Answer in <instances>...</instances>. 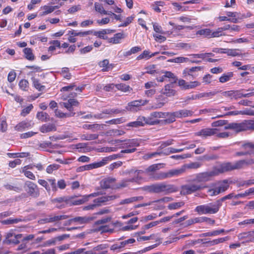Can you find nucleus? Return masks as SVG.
I'll list each match as a JSON object with an SVG mask.
<instances>
[{
  "mask_svg": "<svg viewBox=\"0 0 254 254\" xmlns=\"http://www.w3.org/2000/svg\"><path fill=\"white\" fill-rule=\"evenodd\" d=\"M157 100L158 103L152 106V109H156L162 108L165 103L166 98L162 95H160L157 98Z\"/></svg>",
  "mask_w": 254,
  "mask_h": 254,
  "instance_id": "39",
  "label": "nucleus"
},
{
  "mask_svg": "<svg viewBox=\"0 0 254 254\" xmlns=\"http://www.w3.org/2000/svg\"><path fill=\"white\" fill-rule=\"evenodd\" d=\"M193 114V111L187 109H182L176 111L177 118H183L188 117H191L192 116Z\"/></svg>",
  "mask_w": 254,
  "mask_h": 254,
  "instance_id": "27",
  "label": "nucleus"
},
{
  "mask_svg": "<svg viewBox=\"0 0 254 254\" xmlns=\"http://www.w3.org/2000/svg\"><path fill=\"white\" fill-rule=\"evenodd\" d=\"M245 130L248 129L254 130V120L245 121Z\"/></svg>",
  "mask_w": 254,
  "mask_h": 254,
  "instance_id": "57",
  "label": "nucleus"
},
{
  "mask_svg": "<svg viewBox=\"0 0 254 254\" xmlns=\"http://www.w3.org/2000/svg\"><path fill=\"white\" fill-rule=\"evenodd\" d=\"M232 129L237 132L245 130V121L241 123H231Z\"/></svg>",
  "mask_w": 254,
  "mask_h": 254,
  "instance_id": "36",
  "label": "nucleus"
},
{
  "mask_svg": "<svg viewBox=\"0 0 254 254\" xmlns=\"http://www.w3.org/2000/svg\"><path fill=\"white\" fill-rule=\"evenodd\" d=\"M206 188V186L199 184H190L184 185L182 187L181 194L186 195L191 194L195 191L199 190Z\"/></svg>",
  "mask_w": 254,
  "mask_h": 254,
  "instance_id": "8",
  "label": "nucleus"
},
{
  "mask_svg": "<svg viewBox=\"0 0 254 254\" xmlns=\"http://www.w3.org/2000/svg\"><path fill=\"white\" fill-rule=\"evenodd\" d=\"M49 186L51 187V190H52L54 191H56L57 190V184L55 179H48Z\"/></svg>",
  "mask_w": 254,
  "mask_h": 254,
  "instance_id": "64",
  "label": "nucleus"
},
{
  "mask_svg": "<svg viewBox=\"0 0 254 254\" xmlns=\"http://www.w3.org/2000/svg\"><path fill=\"white\" fill-rule=\"evenodd\" d=\"M61 74L66 79H69L71 78V74L69 72V68L67 67H63L62 68Z\"/></svg>",
  "mask_w": 254,
  "mask_h": 254,
  "instance_id": "56",
  "label": "nucleus"
},
{
  "mask_svg": "<svg viewBox=\"0 0 254 254\" xmlns=\"http://www.w3.org/2000/svg\"><path fill=\"white\" fill-rule=\"evenodd\" d=\"M84 89V86H81V87H76L75 86V87H74V89L73 90L75 91V92H72L70 94L69 96H66V95H63L62 97V99L64 100H66L67 98L68 97H75L77 96V94L78 93H79L81 92Z\"/></svg>",
  "mask_w": 254,
  "mask_h": 254,
  "instance_id": "35",
  "label": "nucleus"
},
{
  "mask_svg": "<svg viewBox=\"0 0 254 254\" xmlns=\"http://www.w3.org/2000/svg\"><path fill=\"white\" fill-rule=\"evenodd\" d=\"M123 38H124V34L123 33H118L109 39V42L114 44H119Z\"/></svg>",
  "mask_w": 254,
  "mask_h": 254,
  "instance_id": "33",
  "label": "nucleus"
},
{
  "mask_svg": "<svg viewBox=\"0 0 254 254\" xmlns=\"http://www.w3.org/2000/svg\"><path fill=\"white\" fill-rule=\"evenodd\" d=\"M135 242L134 239L130 238L127 240L122 241L120 243H117L111 246L110 249L112 251L120 250L124 248L126 246L129 244H132Z\"/></svg>",
  "mask_w": 254,
  "mask_h": 254,
  "instance_id": "18",
  "label": "nucleus"
},
{
  "mask_svg": "<svg viewBox=\"0 0 254 254\" xmlns=\"http://www.w3.org/2000/svg\"><path fill=\"white\" fill-rule=\"evenodd\" d=\"M195 211L200 214H210L208 206L207 204L196 206L195 209Z\"/></svg>",
  "mask_w": 254,
  "mask_h": 254,
  "instance_id": "34",
  "label": "nucleus"
},
{
  "mask_svg": "<svg viewBox=\"0 0 254 254\" xmlns=\"http://www.w3.org/2000/svg\"><path fill=\"white\" fill-rule=\"evenodd\" d=\"M23 52L26 59L29 61H33L34 60L35 57L31 49L26 48L23 49Z\"/></svg>",
  "mask_w": 254,
  "mask_h": 254,
  "instance_id": "42",
  "label": "nucleus"
},
{
  "mask_svg": "<svg viewBox=\"0 0 254 254\" xmlns=\"http://www.w3.org/2000/svg\"><path fill=\"white\" fill-rule=\"evenodd\" d=\"M31 79L32 81V83H33V85L34 87L36 89H37L38 91H42L45 89V86L41 85L38 79H37L34 77H32L31 78Z\"/></svg>",
  "mask_w": 254,
  "mask_h": 254,
  "instance_id": "44",
  "label": "nucleus"
},
{
  "mask_svg": "<svg viewBox=\"0 0 254 254\" xmlns=\"http://www.w3.org/2000/svg\"><path fill=\"white\" fill-rule=\"evenodd\" d=\"M143 199L142 196H133L127 198H126L121 200L120 202V204L123 205L126 204L131 203L135 201H140Z\"/></svg>",
  "mask_w": 254,
  "mask_h": 254,
  "instance_id": "32",
  "label": "nucleus"
},
{
  "mask_svg": "<svg viewBox=\"0 0 254 254\" xmlns=\"http://www.w3.org/2000/svg\"><path fill=\"white\" fill-rule=\"evenodd\" d=\"M229 187V185L227 180H224L212 184L209 187H208L207 193L211 196H216L225 191ZM206 188H207V186Z\"/></svg>",
  "mask_w": 254,
  "mask_h": 254,
  "instance_id": "5",
  "label": "nucleus"
},
{
  "mask_svg": "<svg viewBox=\"0 0 254 254\" xmlns=\"http://www.w3.org/2000/svg\"><path fill=\"white\" fill-rule=\"evenodd\" d=\"M115 182V179L108 178L101 181V187L103 189H109L112 187Z\"/></svg>",
  "mask_w": 254,
  "mask_h": 254,
  "instance_id": "29",
  "label": "nucleus"
},
{
  "mask_svg": "<svg viewBox=\"0 0 254 254\" xmlns=\"http://www.w3.org/2000/svg\"><path fill=\"white\" fill-rule=\"evenodd\" d=\"M150 52L149 50H144L141 54L137 57L136 60L139 61L142 59L148 60L150 58Z\"/></svg>",
  "mask_w": 254,
  "mask_h": 254,
  "instance_id": "47",
  "label": "nucleus"
},
{
  "mask_svg": "<svg viewBox=\"0 0 254 254\" xmlns=\"http://www.w3.org/2000/svg\"><path fill=\"white\" fill-rule=\"evenodd\" d=\"M201 166L199 162H195L183 165L181 168L177 169L179 175L184 173L187 169H197Z\"/></svg>",
  "mask_w": 254,
  "mask_h": 254,
  "instance_id": "19",
  "label": "nucleus"
},
{
  "mask_svg": "<svg viewBox=\"0 0 254 254\" xmlns=\"http://www.w3.org/2000/svg\"><path fill=\"white\" fill-rule=\"evenodd\" d=\"M165 118H166L164 120V122L166 124H171L176 121L177 118V115L176 112H164Z\"/></svg>",
  "mask_w": 254,
  "mask_h": 254,
  "instance_id": "28",
  "label": "nucleus"
},
{
  "mask_svg": "<svg viewBox=\"0 0 254 254\" xmlns=\"http://www.w3.org/2000/svg\"><path fill=\"white\" fill-rule=\"evenodd\" d=\"M234 73L233 72H228L222 74L219 78V82L221 83L226 82L233 77Z\"/></svg>",
  "mask_w": 254,
  "mask_h": 254,
  "instance_id": "37",
  "label": "nucleus"
},
{
  "mask_svg": "<svg viewBox=\"0 0 254 254\" xmlns=\"http://www.w3.org/2000/svg\"><path fill=\"white\" fill-rule=\"evenodd\" d=\"M115 86L118 89L122 90L124 92L129 91L130 88V87L128 85L123 83L117 84L115 85Z\"/></svg>",
  "mask_w": 254,
  "mask_h": 254,
  "instance_id": "61",
  "label": "nucleus"
},
{
  "mask_svg": "<svg viewBox=\"0 0 254 254\" xmlns=\"http://www.w3.org/2000/svg\"><path fill=\"white\" fill-rule=\"evenodd\" d=\"M145 123H146V118L141 117L138 118L135 121L128 123L126 126L127 127H138L144 126Z\"/></svg>",
  "mask_w": 254,
  "mask_h": 254,
  "instance_id": "22",
  "label": "nucleus"
},
{
  "mask_svg": "<svg viewBox=\"0 0 254 254\" xmlns=\"http://www.w3.org/2000/svg\"><path fill=\"white\" fill-rule=\"evenodd\" d=\"M31 126L30 124L26 122H21L15 127V130L18 131H22Z\"/></svg>",
  "mask_w": 254,
  "mask_h": 254,
  "instance_id": "40",
  "label": "nucleus"
},
{
  "mask_svg": "<svg viewBox=\"0 0 254 254\" xmlns=\"http://www.w3.org/2000/svg\"><path fill=\"white\" fill-rule=\"evenodd\" d=\"M52 45L49 47V51L53 52L56 49V48L61 47V43L58 40H54L50 42Z\"/></svg>",
  "mask_w": 254,
  "mask_h": 254,
  "instance_id": "50",
  "label": "nucleus"
},
{
  "mask_svg": "<svg viewBox=\"0 0 254 254\" xmlns=\"http://www.w3.org/2000/svg\"><path fill=\"white\" fill-rule=\"evenodd\" d=\"M162 93L168 97L174 96L176 93V91L173 89V83L166 85Z\"/></svg>",
  "mask_w": 254,
  "mask_h": 254,
  "instance_id": "26",
  "label": "nucleus"
},
{
  "mask_svg": "<svg viewBox=\"0 0 254 254\" xmlns=\"http://www.w3.org/2000/svg\"><path fill=\"white\" fill-rule=\"evenodd\" d=\"M98 195V193H92L88 195H84L81 196V198L75 199L76 196L75 195L71 196L70 198H71L70 201H69V204L74 205H78L83 204L84 203L88 201L89 198L91 197H95Z\"/></svg>",
  "mask_w": 254,
  "mask_h": 254,
  "instance_id": "10",
  "label": "nucleus"
},
{
  "mask_svg": "<svg viewBox=\"0 0 254 254\" xmlns=\"http://www.w3.org/2000/svg\"><path fill=\"white\" fill-rule=\"evenodd\" d=\"M21 221V220L20 219L9 218L6 220H4L2 221L1 222V223H2V224H4V225H9V224L17 223Z\"/></svg>",
  "mask_w": 254,
  "mask_h": 254,
  "instance_id": "58",
  "label": "nucleus"
},
{
  "mask_svg": "<svg viewBox=\"0 0 254 254\" xmlns=\"http://www.w3.org/2000/svg\"><path fill=\"white\" fill-rule=\"evenodd\" d=\"M194 223H200L204 222H210L212 221V223H214V220H211L210 218L206 217H199L193 218Z\"/></svg>",
  "mask_w": 254,
  "mask_h": 254,
  "instance_id": "53",
  "label": "nucleus"
},
{
  "mask_svg": "<svg viewBox=\"0 0 254 254\" xmlns=\"http://www.w3.org/2000/svg\"><path fill=\"white\" fill-rule=\"evenodd\" d=\"M212 30L209 28H205L198 30L196 32V35L203 36L208 38H211Z\"/></svg>",
  "mask_w": 254,
  "mask_h": 254,
  "instance_id": "41",
  "label": "nucleus"
},
{
  "mask_svg": "<svg viewBox=\"0 0 254 254\" xmlns=\"http://www.w3.org/2000/svg\"><path fill=\"white\" fill-rule=\"evenodd\" d=\"M60 165L57 164H53L49 165L46 168V172L48 174H52L54 171L59 169Z\"/></svg>",
  "mask_w": 254,
  "mask_h": 254,
  "instance_id": "49",
  "label": "nucleus"
},
{
  "mask_svg": "<svg viewBox=\"0 0 254 254\" xmlns=\"http://www.w3.org/2000/svg\"><path fill=\"white\" fill-rule=\"evenodd\" d=\"M38 183L39 184L44 187L48 192H50L51 191V187L47 181L45 180L39 179L38 181Z\"/></svg>",
  "mask_w": 254,
  "mask_h": 254,
  "instance_id": "59",
  "label": "nucleus"
},
{
  "mask_svg": "<svg viewBox=\"0 0 254 254\" xmlns=\"http://www.w3.org/2000/svg\"><path fill=\"white\" fill-rule=\"evenodd\" d=\"M168 62L174 63H183L190 62V60L188 58L184 57H179L174 59H169L168 60Z\"/></svg>",
  "mask_w": 254,
  "mask_h": 254,
  "instance_id": "43",
  "label": "nucleus"
},
{
  "mask_svg": "<svg viewBox=\"0 0 254 254\" xmlns=\"http://www.w3.org/2000/svg\"><path fill=\"white\" fill-rule=\"evenodd\" d=\"M179 174L176 169H172L167 172H160L154 175L153 178L155 180H162L167 178H170L174 176H178Z\"/></svg>",
  "mask_w": 254,
  "mask_h": 254,
  "instance_id": "11",
  "label": "nucleus"
},
{
  "mask_svg": "<svg viewBox=\"0 0 254 254\" xmlns=\"http://www.w3.org/2000/svg\"><path fill=\"white\" fill-rule=\"evenodd\" d=\"M62 4L61 3L60 5L55 6H49V5H44L41 7V9L44 11L40 13V16H44L50 14L53 12L55 9L59 8L60 6H62Z\"/></svg>",
  "mask_w": 254,
  "mask_h": 254,
  "instance_id": "25",
  "label": "nucleus"
},
{
  "mask_svg": "<svg viewBox=\"0 0 254 254\" xmlns=\"http://www.w3.org/2000/svg\"><path fill=\"white\" fill-rule=\"evenodd\" d=\"M145 188L150 192L162 193L164 195H168L178 191V187L176 185L166 182L156 183L146 186Z\"/></svg>",
  "mask_w": 254,
  "mask_h": 254,
  "instance_id": "1",
  "label": "nucleus"
},
{
  "mask_svg": "<svg viewBox=\"0 0 254 254\" xmlns=\"http://www.w3.org/2000/svg\"><path fill=\"white\" fill-rule=\"evenodd\" d=\"M98 135L97 134H83L81 136L82 140H92L97 139Z\"/></svg>",
  "mask_w": 254,
  "mask_h": 254,
  "instance_id": "54",
  "label": "nucleus"
},
{
  "mask_svg": "<svg viewBox=\"0 0 254 254\" xmlns=\"http://www.w3.org/2000/svg\"><path fill=\"white\" fill-rule=\"evenodd\" d=\"M122 154L121 153V152L120 153L116 154H113L111 155H110L109 156L103 158L101 161L98 162L100 167H101L102 166H104L107 163H108L110 161L117 159L118 158H121L122 157Z\"/></svg>",
  "mask_w": 254,
  "mask_h": 254,
  "instance_id": "20",
  "label": "nucleus"
},
{
  "mask_svg": "<svg viewBox=\"0 0 254 254\" xmlns=\"http://www.w3.org/2000/svg\"><path fill=\"white\" fill-rule=\"evenodd\" d=\"M36 116L38 120H41L43 122L47 121L49 118L48 114L43 112H38Z\"/></svg>",
  "mask_w": 254,
  "mask_h": 254,
  "instance_id": "48",
  "label": "nucleus"
},
{
  "mask_svg": "<svg viewBox=\"0 0 254 254\" xmlns=\"http://www.w3.org/2000/svg\"><path fill=\"white\" fill-rule=\"evenodd\" d=\"M242 148L245 149L246 151L252 150V154L254 153V144L249 142L243 144L242 146Z\"/></svg>",
  "mask_w": 254,
  "mask_h": 254,
  "instance_id": "62",
  "label": "nucleus"
},
{
  "mask_svg": "<svg viewBox=\"0 0 254 254\" xmlns=\"http://www.w3.org/2000/svg\"><path fill=\"white\" fill-rule=\"evenodd\" d=\"M159 155L160 153L159 152V151H157L154 152L147 153L143 156V158L145 160H149L159 156Z\"/></svg>",
  "mask_w": 254,
  "mask_h": 254,
  "instance_id": "55",
  "label": "nucleus"
},
{
  "mask_svg": "<svg viewBox=\"0 0 254 254\" xmlns=\"http://www.w3.org/2000/svg\"><path fill=\"white\" fill-rule=\"evenodd\" d=\"M115 143H121L120 148H125L121 151V153H131L136 150V147L139 146L141 140L139 139L134 138L126 140H115Z\"/></svg>",
  "mask_w": 254,
  "mask_h": 254,
  "instance_id": "3",
  "label": "nucleus"
},
{
  "mask_svg": "<svg viewBox=\"0 0 254 254\" xmlns=\"http://www.w3.org/2000/svg\"><path fill=\"white\" fill-rule=\"evenodd\" d=\"M4 187L6 190H14L16 192H20L21 190V189L18 187L13 186L10 184H6L4 185Z\"/></svg>",
  "mask_w": 254,
  "mask_h": 254,
  "instance_id": "63",
  "label": "nucleus"
},
{
  "mask_svg": "<svg viewBox=\"0 0 254 254\" xmlns=\"http://www.w3.org/2000/svg\"><path fill=\"white\" fill-rule=\"evenodd\" d=\"M56 127L53 124H44L40 128V130L43 133H47L50 131H56Z\"/></svg>",
  "mask_w": 254,
  "mask_h": 254,
  "instance_id": "31",
  "label": "nucleus"
},
{
  "mask_svg": "<svg viewBox=\"0 0 254 254\" xmlns=\"http://www.w3.org/2000/svg\"><path fill=\"white\" fill-rule=\"evenodd\" d=\"M63 106L67 109L68 111L70 112V113H64L58 109L55 111V116L57 117L60 118H64L69 117H73L75 115V113L72 112L73 107L78 106L79 102L75 99L70 98L67 100V102L63 103Z\"/></svg>",
  "mask_w": 254,
  "mask_h": 254,
  "instance_id": "6",
  "label": "nucleus"
},
{
  "mask_svg": "<svg viewBox=\"0 0 254 254\" xmlns=\"http://www.w3.org/2000/svg\"><path fill=\"white\" fill-rule=\"evenodd\" d=\"M226 34L225 33L222 31L220 27L218 28L217 30L213 32H211V38H216L222 36H225Z\"/></svg>",
  "mask_w": 254,
  "mask_h": 254,
  "instance_id": "51",
  "label": "nucleus"
},
{
  "mask_svg": "<svg viewBox=\"0 0 254 254\" xmlns=\"http://www.w3.org/2000/svg\"><path fill=\"white\" fill-rule=\"evenodd\" d=\"M99 65L101 67H103L102 70L104 71H107L111 69V66L109 65V62L106 59L100 62Z\"/></svg>",
  "mask_w": 254,
  "mask_h": 254,
  "instance_id": "45",
  "label": "nucleus"
},
{
  "mask_svg": "<svg viewBox=\"0 0 254 254\" xmlns=\"http://www.w3.org/2000/svg\"><path fill=\"white\" fill-rule=\"evenodd\" d=\"M254 163V159L240 160L233 163L227 162L222 163L219 165V169L220 171V172L222 173L233 170L240 169Z\"/></svg>",
  "mask_w": 254,
  "mask_h": 254,
  "instance_id": "2",
  "label": "nucleus"
},
{
  "mask_svg": "<svg viewBox=\"0 0 254 254\" xmlns=\"http://www.w3.org/2000/svg\"><path fill=\"white\" fill-rule=\"evenodd\" d=\"M145 69H146L145 73L154 74L157 72L156 70V65L155 64L149 65L145 67Z\"/></svg>",
  "mask_w": 254,
  "mask_h": 254,
  "instance_id": "52",
  "label": "nucleus"
},
{
  "mask_svg": "<svg viewBox=\"0 0 254 254\" xmlns=\"http://www.w3.org/2000/svg\"><path fill=\"white\" fill-rule=\"evenodd\" d=\"M29 83L27 80L22 79L19 83V86L22 90L26 91L28 89Z\"/></svg>",
  "mask_w": 254,
  "mask_h": 254,
  "instance_id": "60",
  "label": "nucleus"
},
{
  "mask_svg": "<svg viewBox=\"0 0 254 254\" xmlns=\"http://www.w3.org/2000/svg\"><path fill=\"white\" fill-rule=\"evenodd\" d=\"M143 172V171L142 170H130L129 171L128 173L131 178H129V181L131 183H138L142 179V177L140 176V175Z\"/></svg>",
  "mask_w": 254,
  "mask_h": 254,
  "instance_id": "17",
  "label": "nucleus"
},
{
  "mask_svg": "<svg viewBox=\"0 0 254 254\" xmlns=\"http://www.w3.org/2000/svg\"><path fill=\"white\" fill-rule=\"evenodd\" d=\"M148 102L146 100H134L129 102L126 107V110L132 112H135L140 110L141 107Z\"/></svg>",
  "mask_w": 254,
  "mask_h": 254,
  "instance_id": "9",
  "label": "nucleus"
},
{
  "mask_svg": "<svg viewBox=\"0 0 254 254\" xmlns=\"http://www.w3.org/2000/svg\"><path fill=\"white\" fill-rule=\"evenodd\" d=\"M218 129L216 128H206L200 130L196 133V135L201 137H206L216 134Z\"/></svg>",
  "mask_w": 254,
  "mask_h": 254,
  "instance_id": "16",
  "label": "nucleus"
},
{
  "mask_svg": "<svg viewBox=\"0 0 254 254\" xmlns=\"http://www.w3.org/2000/svg\"><path fill=\"white\" fill-rule=\"evenodd\" d=\"M210 214H215L218 212L220 207L222 206L219 200L218 199L215 202L207 204Z\"/></svg>",
  "mask_w": 254,
  "mask_h": 254,
  "instance_id": "23",
  "label": "nucleus"
},
{
  "mask_svg": "<svg viewBox=\"0 0 254 254\" xmlns=\"http://www.w3.org/2000/svg\"><path fill=\"white\" fill-rule=\"evenodd\" d=\"M156 118H165L164 112H153L150 113L149 117L146 118V124L149 125H155L159 123V121L153 120Z\"/></svg>",
  "mask_w": 254,
  "mask_h": 254,
  "instance_id": "14",
  "label": "nucleus"
},
{
  "mask_svg": "<svg viewBox=\"0 0 254 254\" xmlns=\"http://www.w3.org/2000/svg\"><path fill=\"white\" fill-rule=\"evenodd\" d=\"M184 204L185 203L183 201L173 202L168 205V208L170 210L176 209L182 207Z\"/></svg>",
  "mask_w": 254,
  "mask_h": 254,
  "instance_id": "46",
  "label": "nucleus"
},
{
  "mask_svg": "<svg viewBox=\"0 0 254 254\" xmlns=\"http://www.w3.org/2000/svg\"><path fill=\"white\" fill-rule=\"evenodd\" d=\"M219 169V165L213 168V170L208 172L199 173L194 175L192 178L189 180L190 182L196 183H205L210 180L212 177L216 176L220 173Z\"/></svg>",
  "mask_w": 254,
  "mask_h": 254,
  "instance_id": "4",
  "label": "nucleus"
},
{
  "mask_svg": "<svg viewBox=\"0 0 254 254\" xmlns=\"http://www.w3.org/2000/svg\"><path fill=\"white\" fill-rule=\"evenodd\" d=\"M50 222L51 223L58 222L60 220L66 219L68 216L65 215H59L54 213L49 214Z\"/></svg>",
  "mask_w": 254,
  "mask_h": 254,
  "instance_id": "30",
  "label": "nucleus"
},
{
  "mask_svg": "<svg viewBox=\"0 0 254 254\" xmlns=\"http://www.w3.org/2000/svg\"><path fill=\"white\" fill-rule=\"evenodd\" d=\"M229 237L227 236L224 238H220L214 239L212 241H206V239H198V242H201L202 244H205L206 247H211L216 245L219 243H223L229 240Z\"/></svg>",
  "mask_w": 254,
  "mask_h": 254,
  "instance_id": "15",
  "label": "nucleus"
},
{
  "mask_svg": "<svg viewBox=\"0 0 254 254\" xmlns=\"http://www.w3.org/2000/svg\"><path fill=\"white\" fill-rule=\"evenodd\" d=\"M238 238L239 240H246V242H252L254 240V231L240 233Z\"/></svg>",
  "mask_w": 254,
  "mask_h": 254,
  "instance_id": "21",
  "label": "nucleus"
},
{
  "mask_svg": "<svg viewBox=\"0 0 254 254\" xmlns=\"http://www.w3.org/2000/svg\"><path fill=\"white\" fill-rule=\"evenodd\" d=\"M25 187L26 188V190L29 195L34 197H37L39 195L38 186L35 183L27 181L25 183Z\"/></svg>",
  "mask_w": 254,
  "mask_h": 254,
  "instance_id": "12",
  "label": "nucleus"
},
{
  "mask_svg": "<svg viewBox=\"0 0 254 254\" xmlns=\"http://www.w3.org/2000/svg\"><path fill=\"white\" fill-rule=\"evenodd\" d=\"M116 196L114 195L102 196L95 199L93 203L90 204L83 207V210H93L96 207L104 204L106 202L115 199Z\"/></svg>",
  "mask_w": 254,
  "mask_h": 254,
  "instance_id": "7",
  "label": "nucleus"
},
{
  "mask_svg": "<svg viewBox=\"0 0 254 254\" xmlns=\"http://www.w3.org/2000/svg\"><path fill=\"white\" fill-rule=\"evenodd\" d=\"M100 166L98 162H94L90 164L80 166L78 167L76 171L77 172H82L86 170H91L93 169L99 168Z\"/></svg>",
  "mask_w": 254,
  "mask_h": 254,
  "instance_id": "24",
  "label": "nucleus"
},
{
  "mask_svg": "<svg viewBox=\"0 0 254 254\" xmlns=\"http://www.w3.org/2000/svg\"><path fill=\"white\" fill-rule=\"evenodd\" d=\"M91 219L89 217H76L72 219H71L69 221L70 222H77L78 224H82L88 222Z\"/></svg>",
  "mask_w": 254,
  "mask_h": 254,
  "instance_id": "38",
  "label": "nucleus"
},
{
  "mask_svg": "<svg viewBox=\"0 0 254 254\" xmlns=\"http://www.w3.org/2000/svg\"><path fill=\"white\" fill-rule=\"evenodd\" d=\"M21 238L22 234H16L11 230L6 234L4 242L7 244H16L19 242V240Z\"/></svg>",
  "mask_w": 254,
  "mask_h": 254,
  "instance_id": "13",
  "label": "nucleus"
}]
</instances>
